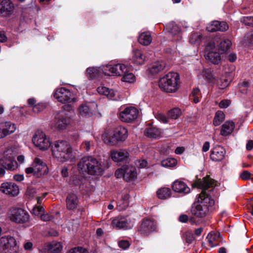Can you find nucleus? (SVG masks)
<instances>
[{
	"label": "nucleus",
	"mask_w": 253,
	"mask_h": 253,
	"mask_svg": "<svg viewBox=\"0 0 253 253\" xmlns=\"http://www.w3.org/2000/svg\"><path fill=\"white\" fill-rule=\"evenodd\" d=\"M138 114L139 111L136 108L129 106L120 112L119 118L122 122L129 123L136 119Z\"/></svg>",
	"instance_id": "nucleus-14"
},
{
	"label": "nucleus",
	"mask_w": 253,
	"mask_h": 253,
	"mask_svg": "<svg viewBox=\"0 0 253 253\" xmlns=\"http://www.w3.org/2000/svg\"><path fill=\"white\" fill-rule=\"evenodd\" d=\"M202 40V35L200 33H192L189 36V42L193 44H199Z\"/></svg>",
	"instance_id": "nucleus-40"
},
{
	"label": "nucleus",
	"mask_w": 253,
	"mask_h": 253,
	"mask_svg": "<svg viewBox=\"0 0 253 253\" xmlns=\"http://www.w3.org/2000/svg\"><path fill=\"white\" fill-rule=\"evenodd\" d=\"M172 190L177 193L187 194L190 192V189L187 185L181 180H176L172 184Z\"/></svg>",
	"instance_id": "nucleus-24"
},
{
	"label": "nucleus",
	"mask_w": 253,
	"mask_h": 253,
	"mask_svg": "<svg viewBox=\"0 0 253 253\" xmlns=\"http://www.w3.org/2000/svg\"><path fill=\"white\" fill-rule=\"evenodd\" d=\"M162 133V130L160 129L153 126H148L144 131V134L146 136L153 138H160Z\"/></svg>",
	"instance_id": "nucleus-26"
},
{
	"label": "nucleus",
	"mask_w": 253,
	"mask_h": 253,
	"mask_svg": "<svg viewBox=\"0 0 253 253\" xmlns=\"http://www.w3.org/2000/svg\"><path fill=\"white\" fill-rule=\"evenodd\" d=\"M156 229V225L155 222L150 218H145L143 220L139 231L144 235H148Z\"/></svg>",
	"instance_id": "nucleus-17"
},
{
	"label": "nucleus",
	"mask_w": 253,
	"mask_h": 253,
	"mask_svg": "<svg viewBox=\"0 0 253 253\" xmlns=\"http://www.w3.org/2000/svg\"><path fill=\"white\" fill-rule=\"evenodd\" d=\"M5 136L14 133L17 129L16 125L10 121L3 122Z\"/></svg>",
	"instance_id": "nucleus-35"
},
{
	"label": "nucleus",
	"mask_w": 253,
	"mask_h": 253,
	"mask_svg": "<svg viewBox=\"0 0 253 253\" xmlns=\"http://www.w3.org/2000/svg\"><path fill=\"white\" fill-rule=\"evenodd\" d=\"M219 25V21H214L208 24L207 30L210 32H213L218 31V26Z\"/></svg>",
	"instance_id": "nucleus-46"
},
{
	"label": "nucleus",
	"mask_w": 253,
	"mask_h": 253,
	"mask_svg": "<svg viewBox=\"0 0 253 253\" xmlns=\"http://www.w3.org/2000/svg\"><path fill=\"white\" fill-rule=\"evenodd\" d=\"M251 173L248 171H244L240 174L241 178L243 180H247L250 178Z\"/></svg>",
	"instance_id": "nucleus-63"
},
{
	"label": "nucleus",
	"mask_w": 253,
	"mask_h": 253,
	"mask_svg": "<svg viewBox=\"0 0 253 253\" xmlns=\"http://www.w3.org/2000/svg\"><path fill=\"white\" fill-rule=\"evenodd\" d=\"M52 154L58 161L64 163L72 161L74 158L72 148L66 140H59L53 142L51 146Z\"/></svg>",
	"instance_id": "nucleus-2"
},
{
	"label": "nucleus",
	"mask_w": 253,
	"mask_h": 253,
	"mask_svg": "<svg viewBox=\"0 0 253 253\" xmlns=\"http://www.w3.org/2000/svg\"><path fill=\"white\" fill-rule=\"evenodd\" d=\"M157 195L158 198L162 200H166L171 196V191L169 188L163 187L158 190Z\"/></svg>",
	"instance_id": "nucleus-36"
},
{
	"label": "nucleus",
	"mask_w": 253,
	"mask_h": 253,
	"mask_svg": "<svg viewBox=\"0 0 253 253\" xmlns=\"http://www.w3.org/2000/svg\"><path fill=\"white\" fill-rule=\"evenodd\" d=\"M37 190L33 186H29L27 188L26 195L29 198H33L37 196Z\"/></svg>",
	"instance_id": "nucleus-45"
},
{
	"label": "nucleus",
	"mask_w": 253,
	"mask_h": 253,
	"mask_svg": "<svg viewBox=\"0 0 253 253\" xmlns=\"http://www.w3.org/2000/svg\"><path fill=\"white\" fill-rule=\"evenodd\" d=\"M138 40L141 44L147 45L151 42L152 39L150 33L148 32H146L140 35Z\"/></svg>",
	"instance_id": "nucleus-34"
},
{
	"label": "nucleus",
	"mask_w": 253,
	"mask_h": 253,
	"mask_svg": "<svg viewBox=\"0 0 253 253\" xmlns=\"http://www.w3.org/2000/svg\"><path fill=\"white\" fill-rule=\"evenodd\" d=\"M110 157L113 161L120 162L127 161L129 154L125 149H121L118 151L113 150L110 152Z\"/></svg>",
	"instance_id": "nucleus-22"
},
{
	"label": "nucleus",
	"mask_w": 253,
	"mask_h": 253,
	"mask_svg": "<svg viewBox=\"0 0 253 253\" xmlns=\"http://www.w3.org/2000/svg\"><path fill=\"white\" fill-rule=\"evenodd\" d=\"M129 67L124 64H116L106 65L104 67V75L107 76H114L122 77Z\"/></svg>",
	"instance_id": "nucleus-11"
},
{
	"label": "nucleus",
	"mask_w": 253,
	"mask_h": 253,
	"mask_svg": "<svg viewBox=\"0 0 253 253\" xmlns=\"http://www.w3.org/2000/svg\"><path fill=\"white\" fill-rule=\"evenodd\" d=\"M137 178V172L135 167L126 166L124 167V180L126 181H131Z\"/></svg>",
	"instance_id": "nucleus-25"
},
{
	"label": "nucleus",
	"mask_w": 253,
	"mask_h": 253,
	"mask_svg": "<svg viewBox=\"0 0 253 253\" xmlns=\"http://www.w3.org/2000/svg\"><path fill=\"white\" fill-rule=\"evenodd\" d=\"M165 67V64L163 62H156L153 63L149 68V72L152 75L159 73L162 71Z\"/></svg>",
	"instance_id": "nucleus-33"
},
{
	"label": "nucleus",
	"mask_w": 253,
	"mask_h": 253,
	"mask_svg": "<svg viewBox=\"0 0 253 253\" xmlns=\"http://www.w3.org/2000/svg\"><path fill=\"white\" fill-rule=\"evenodd\" d=\"M177 164V161L174 158H167L161 162V166L165 168L173 167Z\"/></svg>",
	"instance_id": "nucleus-41"
},
{
	"label": "nucleus",
	"mask_w": 253,
	"mask_h": 253,
	"mask_svg": "<svg viewBox=\"0 0 253 253\" xmlns=\"http://www.w3.org/2000/svg\"><path fill=\"white\" fill-rule=\"evenodd\" d=\"M0 245L3 249L16 252L17 247L15 239L10 236H4L0 239Z\"/></svg>",
	"instance_id": "nucleus-19"
},
{
	"label": "nucleus",
	"mask_w": 253,
	"mask_h": 253,
	"mask_svg": "<svg viewBox=\"0 0 253 253\" xmlns=\"http://www.w3.org/2000/svg\"><path fill=\"white\" fill-rule=\"evenodd\" d=\"M131 60L133 64L136 65H142L145 61V57L140 50L135 49L133 51Z\"/></svg>",
	"instance_id": "nucleus-29"
},
{
	"label": "nucleus",
	"mask_w": 253,
	"mask_h": 253,
	"mask_svg": "<svg viewBox=\"0 0 253 253\" xmlns=\"http://www.w3.org/2000/svg\"><path fill=\"white\" fill-rule=\"evenodd\" d=\"M226 152L221 146H216L211 151L210 158L214 162H220L225 157Z\"/></svg>",
	"instance_id": "nucleus-21"
},
{
	"label": "nucleus",
	"mask_w": 253,
	"mask_h": 253,
	"mask_svg": "<svg viewBox=\"0 0 253 253\" xmlns=\"http://www.w3.org/2000/svg\"><path fill=\"white\" fill-rule=\"evenodd\" d=\"M156 119H157L159 121L164 124H167L169 123V118L165 115L158 113L155 114V115Z\"/></svg>",
	"instance_id": "nucleus-48"
},
{
	"label": "nucleus",
	"mask_w": 253,
	"mask_h": 253,
	"mask_svg": "<svg viewBox=\"0 0 253 253\" xmlns=\"http://www.w3.org/2000/svg\"><path fill=\"white\" fill-rule=\"evenodd\" d=\"M235 128V124L232 121H226L222 126L220 134L223 136L230 135Z\"/></svg>",
	"instance_id": "nucleus-27"
},
{
	"label": "nucleus",
	"mask_w": 253,
	"mask_h": 253,
	"mask_svg": "<svg viewBox=\"0 0 253 253\" xmlns=\"http://www.w3.org/2000/svg\"><path fill=\"white\" fill-rule=\"evenodd\" d=\"M231 45V42L229 40L224 39L220 42L218 48L221 52H225L230 48Z\"/></svg>",
	"instance_id": "nucleus-38"
},
{
	"label": "nucleus",
	"mask_w": 253,
	"mask_h": 253,
	"mask_svg": "<svg viewBox=\"0 0 253 253\" xmlns=\"http://www.w3.org/2000/svg\"><path fill=\"white\" fill-rule=\"evenodd\" d=\"M180 77L178 73L169 72L159 81V86L161 89L168 93L175 92L179 88Z\"/></svg>",
	"instance_id": "nucleus-5"
},
{
	"label": "nucleus",
	"mask_w": 253,
	"mask_h": 253,
	"mask_svg": "<svg viewBox=\"0 0 253 253\" xmlns=\"http://www.w3.org/2000/svg\"><path fill=\"white\" fill-rule=\"evenodd\" d=\"M231 103L230 100L224 99L221 100L219 103V107L221 108H226Z\"/></svg>",
	"instance_id": "nucleus-57"
},
{
	"label": "nucleus",
	"mask_w": 253,
	"mask_h": 253,
	"mask_svg": "<svg viewBox=\"0 0 253 253\" xmlns=\"http://www.w3.org/2000/svg\"><path fill=\"white\" fill-rule=\"evenodd\" d=\"M44 211V209L41 205L36 206L34 207L32 211V213L35 216H41V215L43 213Z\"/></svg>",
	"instance_id": "nucleus-49"
},
{
	"label": "nucleus",
	"mask_w": 253,
	"mask_h": 253,
	"mask_svg": "<svg viewBox=\"0 0 253 253\" xmlns=\"http://www.w3.org/2000/svg\"><path fill=\"white\" fill-rule=\"evenodd\" d=\"M194 240H195V237H194L193 235H192L189 233H186L185 241L187 244H191Z\"/></svg>",
	"instance_id": "nucleus-58"
},
{
	"label": "nucleus",
	"mask_w": 253,
	"mask_h": 253,
	"mask_svg": "<svg viewBox=\"0 0 253 253\" xmlns=\"http://www.w3.org/2000/svg\"><path fill=\"white\" fill-rule=\"evenodd\" d=\"M129 245V242L127 241L123 240L119 242V247L124 250L128 248Z\"/></svg>",
	"instance_id": "nucleus-62"
},
{
	"label": "nucleus",
	"mask_w": 253,
	"mask_h": 253,
	"mask_svg": "<svg viewBox=\"0 0 253 253\" xmlns=\"http://www.w3.org/2000/svg\"><path fill=\"white\" fill-rule=\"evenodd\" d=\"M166 29L172 36H176L175 40L181 38L180 28L174 22H171L166 25Z\"/></svg>",
	"instance_id": "nucleus-28"
},
{
	"label": "nucleus",
	"mask_w": 253,
	"mask_h": 253,
	"mask_svg": "<svg viewBox=\"0 0 253 253\" xmlns=\"http://www.w3.org/2000/svg\"><path fill=\"white\" fill-rule=\"evenodd\" d=\"M14 5L10 0H2L0 2V16L2 17L10 16L14 12Z\"/></svg>",
	"instance_id": "nucleus-16"
},
{
	"label": "nucleus",
	"mask_w": 253,
	"mask_h": 253,
	"mask_svg": "<svg viewBox=\"0 0 253 253\" xmlns=\"http://www.w3.org/2000/svg\"><path fill=\"white\" fill-rule=\"evenodd\" d=\"M78 110L80 117L89 118L97 113V105L95 102H85L80 105Z\"/></svg>",
	"instance_id": "nucleus-10"
},
{
	"label": "nucleus",
	"mask_w": 253,
	"mask_h": 253,
	"mask_svg": "<svg viewBox=\"0 0 253 253\" xmlns=\"http://www.w3.org/2000/svg\"><path fill=\"white\" fill-rule=\"evenodd\" d=\"M228 25L226 22L224 21H219V25L218 26V31L224 32L228 30Z\"/></svg>",
	"instance_id": "nucleus-55"
},
{
	"label": "nucleus",
	"mask_w": 253,
	"mask_h": 253,
	"mask_svg": "<svg viewBox=\"0 0 253 253\" xmlns=\"http://www.w3.org/2000/svg\"><path fill=\"white\" fill-rule=\"evenodd\" d=\"M41 220H42V221H50V220H51L53 217L47 213L46 214H42L41 215Z\"/></svg>",
	"instance_id": "nucleus-61"
},
{
	"label": "nucleus",
	"mask_w": 253,
	"mask_h": 253,
	"mask_svg": "<svg viewBox=\"0 0 253 253\" xmlns=\"http://www.w3.org/2000/svg\"><path fill=\"white\" fill-rule=\"evenodd\" d=\"M45 250H47V253H60L62 250V246L60 242L53 241L46 247Z\"/></svg>",
	"instance_id": "nucleus-30"
},
{
	"label": "nucleus",
	"mask_w": 253,
	"mask_h": 253,
	"mask_svg": "<svg viewBox=\"0 0 253 253\" xmlns=\"http://www.w3.org/2000/svg\"><path fill=\"white\" fill-rule=\"evenodd\" d=\"M241 22L247 26L253 27V17H244L242 19Z\"/></svg>",
	"instance_id": "nucleus-52"
},
{
	"label": "nucleus",
	"mask_w": 253,
	"mask_h": 253,
	"mask_svg": "<svg viewBox=\"0 0 253 253\" xmlns=\"http://www.w3.org/2000/svg\"><path fill=\"white\" fill-rule=\"evenodd\" d=\"M78 169L81 173H87L96 175H101L104 171L101 163L91 156L82 158L78 164Z\"/></svg>",
	"instance_id": "nucleus-3"
},
{
	"label": "nucleus",
	"mask_w": 253,
	"mask_h": 253,
	"mask_svg": "<svg viewBox=\"0 0 253 253\" xmlns=\"http://www.w3.org/2000/svg\"><path fill=\"white\" fill-rule=\"evenodd\" d=\"M112 225L117 229H127L133 226V222L128 216H118L112 220Z\"/></svg>",
	"instance_id": "nucleus-15"
},
{
	"label": "nucleus",
	"mask_w": 253,
	"mask_h": 253,
	"mask_svg": "<svg viewBox=\"0 0 253 253\" xmlns=\"http://www.w3.org/2000/svg\"><path fill=\"white\" fill-rule=\"evenodd\" d=\"M203 74L204 76L210 82L214 83L215 79L213 77V75L211 71L208 69H205L203 71Z\"/></svg>",
	"instance_id": "nucleus-50"
},
{
	"label": "nucleus",
	"mask_w": 253,
	"mask_h": 253,
	"mask_svg": "<svg viewBox=\"0 0 253 253\" xmlns=\"http://www.w3.org/2000/svg\"><path fill=\"white\" fill-rule=\"evenodd\" d=\"M68 253H88L87 251L82 247L74 248L70 250Z\"/></svg>",
	"instance_id": "nucleus-53"
},
{
	"label": "nucleus",
	"mask_w": 253,
	"mask_h": 253,
	"mask_svg": "<svg viewBox=\"0 0 253 253\" xmlns=\"http://www.w3.org/2000/svg\"><path fill=\"white\" fill-rule=\"evenodd\" d=\"M45 107V106L44 104L41 103L35 105L33 107V111L35 113H38L41 111H42Z\"/></svg>",
	"instance_id": "nucleus-56"
},
{
	"label": "nucleus",
	"mask_w": 253,
	"mask_h": 253,
	"mask_svg": "<svg viewBox=\"0 0 253 253\" xmlns=\"http://www.w3.org/2000/svg\"><path fill=\"white\" fill-rule=\"evenodd\" d=\"M115 174L117 178H120L122 177L124 178V167L117 169L115 171Z\"/></svg>",
	"instance_id": "nucleus-59"
},
{
	"label": "nucleus",
	"mask_w": 253,
	"mask_h": 253,
	"mask_svg": "<svg viewBox=\"0 0 253 253\" xmlns=\"http://www.w3.org/2000/svg\"><path fill=\"white\" fill-rule=\"evenodd\" d=\"M207 238L211 247L213 248L218 246L216 243V235L215 234L210 233L208 235Z\"/></svg>",
	"instance_id": "nucleus-44"
},
{
	"label": "nucleus",
	"mask_w": 253,
	"mask_h": 253,
	"mask_svg": "<svg viewBox=\"0 0 253 253\" xmlns=\"http://www.w3.org/2000/svg\"><path fill=\"white\" fill-rule=\"evenodd\" d=\"M104 67H90L86 69L85 76L89 80H94L101 77L104 74Z\"/></svg>",
	"instance_id": "nucleus-20"
},
{
	"label": "nucleus",
	"mask_w": 253,
	"mask_h": 253,
	"mask_svg": "<svg viewBox=\"0 0 253 253\" xmlns=\"http://www.w3.org/2000/svg\"><path fill=\"white\" fill-rule=\"evenodd\" d=\"M128 136L127 129L122 126L116 127L110 134L108 139L105 140L107 137L106 134H103L102 138L105 142L112 145H116L119 143L125 141Z\"/></svg>",
	"instance_id": "nucleus-6"
},
{
	"label": "nucleus",
	"mask_w": 253,
	"mask_h": 253,
	"mask_svg": "<svg viewBox=\"0 0 253 253\" xmlns=\"http://www.w3.org/2000/svg\"><path fill=\"white\" fill-rule=\"evenodd\" d=\"M97 91L98 93L106 96L110 100H117L118 99V93L114 89H110L104 86H100L97 87Z\"/></svg>",
	"instance_id": "nucleus-23"
},
{
	"label": "nucleus",
	"mask_w": 253,
	"mask_h": 253,
	"mask_svg": "<svg viewBox=\"0 0 253 253\" xmlns=\"http://www.w3.org/2000/svg\"><path fill=\"white\" fill-rule=\"evenodd\" d=\"M135 165L139 168H145L147 165V162L145 160H138L136 161Z\"/></svg>",
	"instance_id": "nucleus-54"
},
{
	"label": "nucleus",
	"mask_w": 253,
	"mask_h": 253,
	"mask_svg": "<svg viewBox=\"0 0 253 253\" xmlns=\"http://www.w3.org/2000/svg\"><path fill=\"white\" fill-rule=\"evenodd\" d=\"M0 190L3 193L11 196H16L19 192L18 186L12 182H6L2 183Z\"/></svg>",
	"instance_id": "nucleus-18"
},
{
	"label": "nucleus",
	"mask_w": 253,
	"mask_h": 253,
	"mask_svg": "<svg viewBox=\"0 0 253 253\" xmlns=\"http://www.w3.org/2000/svg\"><path fill=\"white\" fill-rule=\"evenodd\" d=\"M78 204L77 196L73 194H69L66 198L67 208L69 210L75 209Z\"/></svg>",
	"instance_id": "nucleus-31"
},
{
	"label": "nucleus",
	"mask_w": 253,
	"mask_h": 253,
	"mask_svg": "<svg viewBox=\"0 0 253 253\" xmlns=\"http://www.w3.org/2000/svg\"><path fill=\"white\" fill-rule=\"evenodd\" d=\"M54 97L62 104L74 103L76 101L73 92L65 87L56 89L53 93Z\"/></svg>",
	"instance_id": "nucleus-8"
},
{
	"label": "nucleus",
	"mask_w": 253,
	"mask_h": 253,
	"mask_svg": "<svg viewBox=\"0 0 253 253\" xmlns=\"http://www.w3.org/2000/svg\"><path fill=\"white\" fill-rule=\"evenodd\" d=\"M75 116L73 107L65 105L62 109L55 116V121L51 124V128L54 130L65 129L71 124L72 119Z\"/></svg>",
	"instance_id": "nucleus-4"
},
{
	"label": "nucleus",
	"mask_w": 253,
	"mask_h": 253,
	"mask_svg": "<svg viewBox=\"0 0 253 253\" xmlns=\"http://www.w3.org/2000/svg\"><path fill=\"white\" fill-rule=\"evenodd\" d=\"M229 75L228 74H226V76H222L220 78L219 80L217 81V83L220 86L221 88L227 86L230 82V79L227 78Z\"/></svg>",
	"instance_id": "nucleus-43"
},
{
	"label": "nucleus",
	"mask_w": 253,
	"mask_h": 253,
	"mask_svg": "<svg viewBox=\"0 0 253 253\" xmlns=\"http://www.w3.org/2000/svg\"><path fill=\"white\" fill-rule=\"evenodd\" d=\"M34 145L42 150H47L51 145V142L46 134L42 131H37L33 137Z\"/></svg>",
	"instance_id": "nucleus-12"
},
{
	"label": "nucleus",
	"mask_w": 253,
	"mask_h": 253,
	"mask_svg": "<svg viewBox=\"0 0 253 253\" xmlns=\"http://www.w3.org/2000/svg\"><path fill=\"white\" fill-rule=\"evenodd\" d=\"M227 58L230 62H234L237 59V56L235 53H231L227 56Z\"/></svg>",
	"instance_id": "nucleus-64"
},
{
	"label": "nucleus",
	"mask_w": 253,
	"mask_h": 253,
	"mask_svg": "<svg viewBox=\"0 0 253 253\" xmlns=\"http://www.w3.org/2000/svg\"><path fill=\"white\" fill-rule=\"evenodd\" d=\"M48 172V169L46 164L39 158H36L32 164V166L26 168L25 169V172L27 174H33L36 177H40L47 174Z\"/></svg>",
	"instance_id": "nucleus-7"
},
{
	"label": "nucleus",
	"mask_w": 253,
	"mask_h": 253,
	"mask_svg": "<svg viewBox=\"0 0 253 253\" xmlns=\"http://www.w3.org/2000/svg\"><path fill=\"white\" fill-rule=\"evenodd\" d=\"M127 199V196H126L124 198L123 201H119L117 203V208L119 211L126 210L128 206Z\"/></svg>",
	"instance_id": "nucleus-47"
},
{
	"label": "nucleus",
	"mask_w": 253,
	"mask_h": 253,
	"mask_svg": "<svg viewBox=\"0 0 253 253\" xmlns=\"http://www.w3.org/2000/svg\"><path fill=\"white\" fill-rule=\"evenodd\" d=\"M214 180L209 177H206L203 180H198L195 186L202 189V192L199 195L196 205L192 207V214L199 218H202L208 215L214 201L206 192L209 188H212L215 185Z\"/></svg>",
	"instance_id": "nucleus-1"
},
{
	"label": "nucleus",
	"mask_w": 253,
	"mask_h": 253,
	"mask_svg": "<svg viewBox=\"0 0 253 253\" xmlns=\"http://www.w3.org/2000/svg\"><path fill=\"white\" fill-rule=\"evenodd\" d=\"M225 118L224 114L221 111H218L215 115L213 121V124L214 126H219L224 121Z\"/></svg>",
	"instance_id": "nucleus-39"
},
{
	"label": "nucleus",
	"mask_w": 253,
	"mask_h": 253,
	"mask_svg": "<svg viewBox=\"0 0 253 253\" xmlns=\"http://www.w3.org/2000/svg\"><path fill=\"white\" fill-rule=\"evenodd\" d=\"M205 58L214 64H218L221 60V56L218 52L214 51L209 52L206 55Z\"/></svg>",
	"instance_id": "nucleus-32"
},
{
	"label": "nucleus",
	"mask_w": 253,
	"mask_h": 253,
	"mask_svg": "<svg viewBox=\"0 0 253 253\" xmlns=\"http://www.w3.org/2000/svg\"><path fill=\"white\" fill-rule=\"evenodd\" d=\"M245 40H247L250 44H253V32L248 33L245 37Z\"/></svg>",
	"instance_id": "nucleus-60"
},
{
	"label": "nucleus",
	"mask_w": 253,
	"mask_h": 253,
	"mask_svg": "<svg viewBox=\"0 0 253 253\" xmlns=\"http://www.w3.org/2000/svg\"><path fill=\"white\" fill-rule=\"evenodd\" d=\"M15 155L12 151L8 149L4 152L3 157L0 159V165L5 169L14 170L18 167L17 162L15 160Z\"/></svg>",
	"instance_id": "nucleus-9"
},
{
	"label": "nucleus",
	"mask_w": 253,
	"mask_h": 253,
	"mask_svg": "<svg viewBox=\"0 0 253 253\" xmlns=\"http://www.w3.org/2000/svg\"><path fill=\"white\" fill-rule=\"evenodd\" d=\"M239 91L242 94H246L247 92L249 83L247 82H243L239 84Z\"/></svg>",
	"instance_id": "nucleus-51"
},
{
	"label": "nucleus",
	"mask_w": 253,
	"mask_h": 253,
	"mask_svg": "<svg viewBox=\"0 0 253 253\" xmlns=\"http://www.w3.org/2000/svg\"><path fill=\"white\" fill-rule=\"evenodd\" d=\"M181 114V110L178 108H173L168 112L169 118L171 119H177Z\"/></svg>",
	"instance_id": "nucleus-42"
},
{
	"label": "nucleus",
	"mask_w": 253,
	"mask_h": 253,
	"mask_svg": "<svg viewBox=\"0 0 253 253\" xmlns=\"http://www.w3.org/2000/svg\"><path fill=\"white\" fill-rule=\"evenodd\" d=\"M10 219L17 223H24L28 222L29 219L28 213L21 208L11 209L8 214Z\"/></svg>",
	"instance_id": "nucleus-13"
},
{
	"label": "nucleus",
	"mask_w": 253,
	"mask_h": 253,
	"mask_svg": "<svg viewBox=\"0 0 253 253\" xmlns=\"http://www.w3.org/2000/svg\"><path fill=\"white\" fill-rule=\"evenodd\" d=\"M131 68L129 67L127 70V73H125L122 76V81L124 82L133 83L135 80V77L133 74L131 72Z\"/></svg>",
	"instance_id": "nucleus-37"
}]
</instances>
